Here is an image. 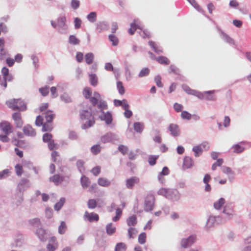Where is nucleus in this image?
I'll list each match as a JSON object with an SVG mask.
<instances>
[{
  "label": "nucleus",
  "instance_id": "51",
  "mask_svg": "<svg viewBox=\"0 0 251 251\" xmlns=\"http://www.w3.org/2000/svg\"><path fill=\"white\" fill-rule=\"evenodd\" d=\"M126 246L124 243L120 242L116 245L115 251H126Z\"/></svg>",
  "mask_w": 251,
  "mask_h": 251
},
{
  "label": "nucleus",
  "instance_id": "48",
  "mask_svg": "<svg viewBox=\"0 0 251 251\" xmlns=\"http://www.w3.org/2000/svg\"><path fill=\"white\" fill-rule=\"evenodd\" d=\"M168 72L169 74L173 73L176 75H180V71L176 66L174 64H172L169 67Z\"/></svg>",
  "mask_w": 251,
  "mask_h": 251
},
{
  "label": "nucleus",
  "instance_id": "15",
  "mask_svg": "<svg viewBox=\"0 0 251 251\" xmlns=\"http://www.w3.org/2000/svg\"><path fill=\"white\" fill-rule=\"evenodd\" d=\"M83 219L85 221H88L90 223L98 222L99 220V216L95 212L89 213L86 211L83 216Z\"/></svg>",
  "mask_w": 251,
  "mask_h": 251
},
{
  "label": "nucleus",
  "instance_id": "6",
  "mask_svg": "<svg viewBox=\"0 0 251 251\" xmlns=\"http://www.w3.org/2000/svg\"><path fill=\"white\" fill-rule=\"evenodd\" d=\"M34 233L40 241L42 242H46L50 238V231L42 226L37 228Z\"/></svg>",
  "mask_w": 251,
  "mask_h": 251
},
{
  "label": "nucleus",
  "instance_id": "23",
  "mask_svg": "<svg viewBox=\"0 0 251 251\" xmlns=\"http://www.w3.org/2000/svg\"><path fill=\"white\" fill-rule=\"evenodd\" d=\"M64 176L59 174L54 175L49 178V181L53 182L55 185H58L64 181Z\"/></svg>",
  "mask_w": 251,
  "mask_h": 251
},
{
  "label": "nucleus",
  "instance_id": "16",
  "mask_svg": "<svg viewBox=\"0 0 251 251\" xmlns=\"http://www.w3.org/2000/svg\"><path fill=\"white\" fill-rule=\"evenodd\" d=\"M140 182V179L137 176H132L126 180V186L128 189H133L135 184Z\"/></svg>",
  "mask_w": 251,
  "mask_h": 251
},
{
  "label": "nucleus",
  "instance_id": "3",
  "mask_svg": "<svg viewBox=\"0 0 251 251\" xmlns=\"http://www.w3.org/2000/svg\"><path fill=\"white\" fill-rule=\"evenodd\" d=\"M98 108L100 110V112L103 114V115H100L99 118L101 121H104L106 125H110L113 121L112 113L110 111H107L105 113L104 111V110L108 109L107 102L104 100H100L98 104Z\"/></svg>",
  "mask_w": 251,
  "mask_h": 251
},
{
  "label": "nucleus",
  "instance_id": "46",
  "mask_svg": "<svg viewBox=\"0 0 251 251\" xmlns=\"http://www.w3.org/2000/svg\"><path fill=\"white\" fill-rule=\"evenodd\" d=\"M84 162L82 160H78L76 163V166L79 172L83 174L85 171V167L84 166Z\"/></svg>",
  "mask_w": 251,
  "mask_h": 251
},
{
  "label": "nucleus",
  "instance_id": "58",
  "mask_svg": "<svg viewBox=\"0 0 251 251\" xmlns=\"http://www.w3.org/2000/svg\"><path fill=\"white\" fill-rule=\"evenodd\" d=\"M11 172L9 169H4L0 172V180L4 179L10 176Z\"/></svg>",
  "mask_w": 251,
  "mask_h": 251
},
{
  "label": "nucleus",
  "instance_id": "64",
  "mask_svg": "<svg viewBox=\"0 0 251 251\" xmlns=\"http://www.w3.org/2000/svg\"><path fill=\"white\" fill-rule=\"evenodd\" d=\"M222 172L223 173L227 175H234L235 173L232 171L231 169L229 167L223 166L222 167Z\"/></svg>",
  "mask_w": 251,
  "mask_h": 251
},
{
  "label": "nucleus",
  "instance_id": "37",
  "mask_svg": "<svg viewBox=\"0 0 251 251\" xmlns=\"http://www.w3.org/2000/svg\"><path fill=\"white\" fill-rule=\"evenodd\" d=\"M65 198L64 197L61 198L59 201L57 202L54 205V209L56 211H59L65 202Z\"/></svg>",
  "mask_w": 251,
  "mask_h": 251
},
{
  "label": "nucleus",
  "instance_id": "1",
  "mask_svg": "<svg viewBox=\"0 0 251 251\" xmlns=\"http://www.w3.org/2000/svg\"><path fill=\"white\" fill-rule=\"evenodd\" d=\"M157 194L165 197L172 201H177L180 198V194L176 189L162 187L157 191Z\"/></svg>",
  "mask_w": 251,
  "mask_h": 251
},
{
  "label": "nucleus",
  "instance_id": "63",
  "mask_svg": "<svg viewBox=\"0 0 251 251\" xmlns=\"http://www.w3.org/2000/svg\"><path fill=\"white\" fill-rule=\"evenodd\" d=\"M181 117L182 119L190 120L192 118V114L187 111H182L181 113Z\"/></svg>",
  "mask_w": 251,
  "mask_h": 251
},
{
  "label": "nucleus",
  "instance_id": "4",
  "mask_svg": "<svg viewBox=\"0 0 251 251\" xmlns=\"http://www.w3.org/2000/svg\"><path fill=\"white\" fill-rule=\"evenodd\" d=\"M5 104L14 111H25L27 109L26 104L21 99H12L7 100Z\"/></svg>",
  "mask_w": 251,
  "mask_h": 251
},
{
  "label": "nucleus",
  "instance_id": "53",
  "mask_svg": "<svg viewBox=\"0 0 251 251\" xmlns=\"http://www.w3.org/2000/svg\"><path fill=\"white\" fill-rule=\"evenodd\" d=\"M101 151V147L99 144L94 145L91 148V151L94 155L98 154Z\"/></svg>",
  "mask_w": 251,
  "mask_h": 251
},
{
  "label": "nucleus",
  "instance_id": "43",
  "mask_svg": "<svg viewBox=\"0 0 251 251\" xmlns=\"http://www.w3.org/2000/svg\"><path fill=\"white\" fill-rule=\"evenodd\" d=\"M150 69L148 67H145L141 69L138 74V77L140 78L147 76L150 73Z\"/></svg>",
  "mask_w": 251,
  "mask_h": 251
},
{
  "label": "nucleus",
  "instance_id": "56",
  "mask_svg": "<svg viewBox=\"0 0 251 251\" xmlns=\"http://www.w3.org/2000/svg\"><path fill=\"white\" fill-rule=\"evenodd\" d=\"M52 137L53 136L51 133H46L43 134L42 140L43 142L48 143L49 142L53 140Z\"/></svg>",
  "mask_w": 251,
  "mask_h": 251
},
{
  "label": "nucleus",
  "instance_id": "62",
  "mask_svg": "<svg viewBox=\"0 0 251 251\" xmlns=\"http://www.w3.org/2000/svg\"><path fill=\"white\" fill-rule=\"evenodd\" d=\"M39 91L43 97H46L49 93V87L46 85L43 87L40 88Z\"/></svg>",
  "mask_w": 251,
  "mask_h": 251
},
{
  "label": "nucleus",
  "instance_id": "9",
  "mask_svg": "<svg viewBox=\"0 0 251 251\" xmlns=\"http://www.w3.org/2000/svg\"><path fill=\"white\" fill-rule=\"evenodd\" d=\"M83 95L85 99L89 100L92 107H95L97 105V100L95 97H92V92L90 87H85L82 92Z\"/></svg>",
  "mask_w": 251,
  "mask_h": 251
},
{
  "label": "nucleus",
  "instance_id": "7",
  "mask_svg": "<svg viewBox=\"0 0 251 251\" xmlns=\"http://www.w3.org/2000/svg\"><path fill=\"white\" fill-rule=\"evenodd\" d=\"M155 198L153 194L149 193L145 198L144 210L146 212H150L153 209Z\"/></svg>",
  "mask_w": 251,
  "mask_h": 251
},
{
  "label": "nucleus",
  "instance_id": "60",
  "mask_svg": "<svg viewBox=\"0 0 251 251\" xmlns=\"http://www.w3.org/2000/svg\"><path fill=\"white\" fill-rule=\"evenodd\" d=\"M80 5V2L79 0H71L70 6L71 8L75 10L77 9Z\"/></svg>",
  "mask_w": 251,
  "mask_h": 251
},
{
  "label": "nucleus",
  "instance_id": "17",
  "mask_svg": "<svg viewBox=\"0 0 251 251\" xmlns=\"http://www.w3.org/2000/svg\"><path fill=\"white\" fill-rule=\"evenodd\" d=\"M30 186L29 181L26 178H22L18 184V189L20 192L23 193Z\"/></svg>",
  "mask_w": 251,
  "mask_h": 251
},
{
  "label": "nucleus",
  "instance_id": "19",
  "mask_svg": "<svg viewBox=\"0 0 251 251\" xmlns=\"http://www.w3.org/2000/svg\"><path fill=\"white\" fill-rule=\"evenodd\" d=\"M194 164V162L192 157L187 156L184 157L182 164V168L183 170L192 168Z\"/></svg>",
  "mask_w": 251,
  "mask_h": 251
},
{
  "label": "nucleus",
  "instance_id": "44",
  "mask_svg": "<svg viewBox=\"0 0 251 251\" xmlns=\"http://www.w3.org/2000/svg\"><path fill=\"white\" fill-rule=\"evenodd\" d=\"M159 158L158 155H150L148 157V162L150 166H153L156 163V161Z\"/></svg>",
  "mask_w": 251,
  "mask_h": 251
},
{
  "label": "nucleus",
  "instance_id": "45",
  "mask_svg": "<svg viewBox=\"0 0 251 251\" xmlns=\"http://www.w3.org/2000/svg\"><path fill=\"white\" fill-rule=\"evenodd\" d=\"M97 13L94 11L91 12L87 15V20L91 23H95L97 20Z\"/></svg>",
  "mask_w": 251,
  "mask_h": 251
},
{
  "label": "nucleus",
  "instance_id": "61",
  "mask_svg": "<svg viewBox=\"0 0 251 251\" xmlns=\"http://www.w3.org/2000/svg\"><path fill=\"white\" fill-rule=\"evenodd\" d=\"M16 174L18 176H21L23 173V168L21 164H17L15 166Z\"/></svg>",
  "mask_w": 251,
  "mask_h": 251
},
{
  "label": "nucleus",
  "instance_id": "40",
  "mask_svg": "<svg viewBox=\"0 0 251 251\" xmlns=\"http://www.w3.org/2000/svg\"><path fill=\"white\" fill-rule=\"evenodd\" d=\"M189 3L199 12L204 14V11L200 7L196 0H190Z\"/></svg>",
  "mask_w": 251,
  "mask_h": 251
},
{
  "label": "nucleus",
  "instance_id": "39",
  "mask_svg": "<svg viewBox=\"0 0 251 251\" xmlns=\"http://www.w3.org/2000/svg\"><path fill=\"white\" fill-rule=\"evenodd\" d=\"M192 151L194 152L195 156L198 157L202 154L203 150L201 145H198L193 147Z\"/></svg>",
  "mask_w": 251,
  "mask_h": 251
},
{
  "label": "nucleus",
  "instance_id": "22",
  "mask_svg": "<svg viewBox=\"0 0 251 251\" xmlns=\"http://www.w3.org/2000/svg\"><path fill=\"white\" fill-rule=\"evenodd\" d=\"M217 225L216 216L211 215L209 217L207 220L206 225L205 226V229L207 231L209 230L210 228L215 225Z\"/></svg>",
  "mask_w": 251,
  "mask_h": 251
},
{
  "label": "nucleus",
  "instance_id": "38",
  "mask_svg": "<svg viewBox=\"0 0 251 251\" xmlns=\"http://www.w3.org/2000/svg\"><path fill=\"white\" fill-rule=\"evenodd\" d=\"M68 43L73 45H77L80 43V40L75 35H71L69 37Z\"/></svg>",
  "mask_w": 251,
  "mask_h": 251
},
{
  "label": "nucleus",
  "instance_id": "41",
  "mask_svg": "<svg viewBox=\"0 0 251 251\" xmlns=\"http://www.w3.org/2000/svg\"><path fill=\"white\" fill-rule=\"evenodd\" d=\"M149 45L151 47V48L154 50V51L157 53L160 54L163 53V50L161 49H159L158 47L155 45L154 42L152 41H150L148 42Z\"/></svg>",
  "mask_w": 251,
  "mask_h": 251
},
{
  "label": "nucleus",
  "instance_id": "8",
  "mask_svg": "<svg viewBox=\"0 0 251 251\" xmlns=\"http://www.w3.org/2000/svg\"><path fill=\"white\" fill-rule=\"evenodd\" d=\"M119 141V136L115 133L111 132H107L100 138V141L103 144L107 143H115V142Z\"/></svg>",
  "mask_w": 251,
  "mask_h": 251
},
{
  "label": "nucleus",
  "instance_id": "5",
  "mask_svg": "<svg viewBox=\"0 0 251 251\" xmlns=\"http://www.w3.org/2000/svg\"><path fill=\"white\" fill-rule=\"evenodd\" d=\"M57 31L61 34H67L68 32V26L67 25V19L65 15L60 14L57 18Z\"/></svg>",
  "mask_w": 251,
  "mask_h": 251
},
{
  "label": "nucleus",
  "instance_id": "14",
  "mask_svg": "<svg viewBox=\"0 0 251 251\" xmlns=\"http://www.w3.org/2000/svg\"><path fill=\"white\" fill-rule=\"evenodd\" d=\"M109 29V24L107 21H100L96 24V29L98 33L105 32Z\"/></svg>",
  "mask_w": 251,
  "mask_h": 251
},
{
  "label": "nucleus",
  "instance_id": "11",
  "mask_svg": "<svg viewBox=\"0 0 251 251\" xmlns=\"http://www.w3.org/2000/svg\"><path fill=\"white\" fill-rule=\"evenodd\" d=\"M182 88L186 93H187L189 95L195 96L198 97L200 100H203L204 99L203 93L191 89L186 84H182Z\"/></svg>",
  "mask_w": 251,
  "mask_h": 251
},
{
  "label": "nucleus",
  "instance_id": "27",
  "mask_svg": "<svg viewBox=\"0 0 251 251\" xmlns=\"http://www.w3.org/2000/svg\"><path fill=\"white\" fill-rule=\"evenodd\" d=\"M246 143V142L244 141L241 142L240 143L233 145L231 148L233 149V152L236 153H241L243 152L245 148L244 147L241 146L240 144H245Z\"/></svg>",
  "mask_w": 251,
  "mask_h": 251
},
{
  "label": "nucleus",
  "instance_id": "47",
  "mask_svg": "<svg viewBox=\"0 0 251 251\" xmlns=\"http://www.w3.org/2000/svg\"><path fill=\"white\" fill-rule=\"evenodd\" d=\"M60 100L66 103H71L72 102V98L67 93H64L60 96Z\"/></svg>",
  "mask_w": 251,
  "mask_h": 251
},
{
  "label": "nucleus",
  "instance_id": "31",
  "mask_svg": "<svg viewBox=\"0 0 251 251\" xmlns=\"http://www.w3.org/2000/svg\"><path fill=\"white\" fill-rule=\"evenodd\" d=\"M28 223L32 227L37 228L40 227L42 225L40 219L38 218L29 219L28 220Z\"/></svg>",
  "mask_w": 251,
  "mask_h": 251
},
{
  "label": "nucleus",
  "instance_id": "59",
  "mask_svg": "<svg viewBox=\"0 0 251 251\" xmlns=\"http://www.w3.org/2000/svg\"><path fill=\"white\" fill-rule=\"evenodd\" d=\"M67 229V226L64 221H61L60 225L58 227V233L60 234H63L65 233Z\"/></svg>",
  "mask_w": 251,
  "mask_h": 251
},
{
  "label": "nucleus",
  "instance_id": "32",
  "mask_svg": "<svg viewBox=\"0 0 251 251\" xmlns=\"http://www.w3.org/2000/svg\"><path fill=\"white\" fill-rule=\"evenodd\" d=\"M225 199L223 198H220L217 201L213 203L214 208L217 210L221 209L225 203Z\"/></svg>",
  "mask_w": 251,
  "mask_h": 251
},
{
  "label": "nucleus",
  "instance_id": "29",
  "mask_svg": "<svg viewBox=\"0 0 251 251\" xmlns=\"http://www.w3.org/2000/svg\"><path fill=\"white\" fill-rule=\"evenodd\" d=\"M126 222L128 226H134L137 224V216L135 215H132L126 219Z\"/></svg>",
  "mask_w": 251,
  "mask_h": 251
},
{
  "label": "nucleus",
  "instance_id": "18",
  "mask_svg": "<svg viewBox=\"0 0 251 251\" xmlns=\"http://www.w3.org/2000/svg\"><path fill=\"white\" fill-rule=\"evenodd\" d=\"M168 130L173 137L178 136L180 134L179 126L176 124H170L168 126Z\"/></svg>",
  "mask_w": 251,
  "mask_h": 251
},
{
  "label": "nucleus",
  "instance_id": "26",
  "mask_svg": "<svg viewBox=\"0 0 251 251\" xmlns=\"http://www.w3.org/2000/svg\"><path fill=\"white\" fill-rule=\"evenodd\" d=\"M1 73L3 79L7 80L8 81H11L13 80V76L9 73V70L6 67H2Z\"/></svg>",
  "mask_w": 251,
  "mask_h": 251
},
{
  "label": "nucleus",
  "instance_id": "28",
  "mask_svg": "<svg viewBox=\"0 0 251 251\" xmlns=\"http://www.w3.org/2000/svg\"><path fill=\"white\" fill-rule=\"evenodd\" d=\"M55 117V115L53 113V111L51 110H48L45 115L46 123L52 124V122Z\"/></svg>",
  "mask_w": 251,
  "mask_h": 251
},
{
  "label": "nucleus",
  "instance_id": "2",
  "mask_svg": "<svg viewBox=\"0 0 251 251\" xmlns=\"http://www.w3.org/2000/svg\"><path fill=\"white\" fill-rule=\"evenodd\" d=\"M90 110H82L80 111V118L81 120H87L81 126V128L83 129H87L92 126L95 123L94 117L92 116V107H89Z\"/></svg>",
  "mask_w": 251,
  "mask_h": 251
},
{
  "label": "nucleus",
  "instance_id": "21",
  "mask_svg": "<svg viewBox=\"0 0 251 251\" xmlns=\"http://www.w3.org/2000/svg\"><path fill=\"white\" fill-rule=\"evenodd\" d=\"M23 131L24 134L27 136L34 137L36 134L35 130L30 125L24 126L23 128Z\"/></svg>",
  "mask_w": 251,
  "mask_h": 251
},
{
  "label": "nucleus",
  "instance_id": "35",
  "mask_svg": "<svg viewBox=\"0 0 251 251\" xmlns=\"http://www.w3.org/2000/svg\"><path fill=\"white\" fill-rule=\"evenodd\" d=\"M133 128L136 132L141 133L144 129V124L141 122H136L133 124Z\"/></svg>",
  "mask_w": 251,
  "mask_h": 251
},
{
  "label": "nucleus",
  "instance_id": "54",
  "mask_svg": "<svg viewBox=\"0 0 251 251\" xmlns=\"http://www.w3.org/2000/svg\"><path fill=\"white\" fill-rule=\"evenodd\" d=\"M90 82L92 86H96L98 84V78L96 74H91L89 75Z\"/></svg>",
  "mask_w": 251,
  "mask_h": 251
},
{
  "label": "nucleus",
  "instance_id": "55",
  "mask_svg": "<svg viewBox=\"0 0 251 251\" xmlns=\"http://www.w3.org/2000/svg\"><path fill=\"white\" fill-rule=\"evenodd\" d=\"M117 88L119 93L121 95H123L125 93V89L123 86V83L121 81H118L117 82Z\"/></svg>",
  "mask_w": 251,
  "mask_h": 251
},
{
  "label": "nucleus",
  "instance_id": "52",
  "mask_svg": "<svg viewBox=\"0 0 251 251\" xmlns=\"http://www.w3.org/2000/svg\"><path fill=\"white\" fill-rule=\"evenodd\" d=\"M94 56L93 53L89 52L85 54V59L87 64H91L94 60Z\"/></svg>",
  "mask_w": 251,
  "mask_h": 251
},
{
  "label": "nucleus",
  "instance_id": "12",
  "mask_svg": "<svg viewBox=\"0 0 251 251\" xmlns=\"http://www.w3.org/2000/svg\"><path fill=\"white\" fill-rule=\"evenodd\" d=\"M217 29L219 33L220 37L225 42H226V43L228 44L231 46L234 45L235 44V42L234 39L230 37L220 27H217Z\"/></svg>",
  "mask_w": 251,
  "mask_h": 251
},
{
  "label": "nucleus",
  "instance_id": "30",
  "mask_svg": "<svg viewBox=\"0 0 251 251\" xmlns=\"http://www.w3.org/2000/svg\"><path fill=\"white\" fill-rule=\"evenodd\" d=\"M80 181L83 189L88 188L91 184V181L89 178L84 175H82L81 176Z\"/></svg>",
  "mask_w": 251,
  "mask_h": 251
},
{
  "label": "nucleus",
  "instance_id": "33",
  "mask_svg": "<svg viewBox=\"0 0 251 251\" xmlns=\"http://www.w3.org/2000/svg\"><path fill=\"white\" fill-rule=\"evenodd\" d=\"M106 233L108 235L111 236L114 234L116 230V227L113 226L112 223H108L105 227Z\"/></svg>",
  "mask_w": 251,
  "mask_h": 251
},
{
  "label": "nucleus",
  "instance_id": "50",
  "mask_svg": "<svg viewBox=\"0 0 251 251\" xmlns=\"http://www.w3.org/2000/svg\"><path fill=\"white\" fill-rule=\"evenodd\" d=\"M42 126V130L43 132H50L52 131L53 128L52 124L50 123L49 124L47 123H44Z\"/></svg>",
  "mask_w": 251,
  "mask_h": 251
},
{
  "label": "nucleus",
  "instance_id": "42",
  "mask_svg": "<svg viewBox=\"0 0 251 251\" xmlns=\"http://www.w3.org/2000/svg\"><path fill=\"white\" fill-rule=\"evenodd\" d=\"M156 61L160 64L167 65L170 64L169 59L166 56H160L156 58Z\"/></svg>",
  "mask_w": 251,
  "mask_h": 251
},
{
  "label": "nucleus",
  "instance_id": "10",
  "mask_svg": "<svg viewBox=\"0 0 251 251\" xmlns=\"http://www.w3.org/2000/svg\"><path fill=\"white\" fill-rule=\"evenodd\" d=\"M197 236L195 234L190 235L187 238H183L180 241L181 247L186 249L191 247L196 241Z\"/></svg>",
  "mask_w": 251,
  "mask_h": 251
},
{
  "label": "nucleus",
  "instance_id": "49",
  "mask_svg": "<svg viewBox=\"0 0 251 251\" xmlns=\"http://www.w3.org/2000/svg\"><path fill=\"white\" fill-rule=\"evenodd\" d=\"M108 39L112 43L113 46H116L119 43L118 37L114 34H110L108 35Z\"/></svg>",
  "mask_w": 251,
  "mask_h": 251
},
{
  "label": "nucleus",
  "instance_id": "57",
  "mask_svg": "<svg viewBox=\"0 0 251 251\" xmlns=\"http://www.w3.org/2000/svg\"><path fill=\"white\" fill-rule=\"evenodd\" d=\"M23 201V196L21 195H17L15 197V200L13 201V203L15 204L16 205V206L17 207L22 203Z\"/></svg>",
  "mask_w": 251,
  "mask_h": 251
},
{
  "label": "nucleus",
  "instance_id": "13",
  "mask_svg": "<svg viewBox=\"0 0 251 251\" xmlns=\"http://www.w3.org/2000/svg\"><path fill=\"white\" fill-rule=\"evenodd\" d=\"M12 118L14 121L16 127L17 128H21L24 124L22 119L21 114L19 112H15L12 114Z\"/></svg>",
  "mask_w": 251,
  "mask_h": 251
},
{
  "label": "nucleus",
  "instance_id": "20",
  "mask_svg": "<svg viewBox=\"0 0 251 251\" xmlns=\"http://www.w3.org/2000/svg\"><path fill=\"white\" fill-rule=\"evenodd\" d=\"M0 128L7 134H9L12 132V127L10 123L3 121L0 123Z\"/></svg>",
  "mask_w": 251,
  "mask_h": 251
},
{
  "label": "nucleus",
  "instance_id": "34",
  "mask_svg": "<svg viewBox=\"0 0 251 251\" xmlns=\"http://www.w3.org/2000/svg\"><path fill=\"white\" fill-rule=\"evenodd\" d=\"M110 183V181L106 178L100 177L98 179V185L102 187H108Z\"/></svg>",
  "mask_w": 251,
  "mask_h": 251
},
{
  "label": "nucleus",
  "instance_id": "36",
  "mask_svg": "<svg viewBox=\"0 0 251 251\" xmlns=\"http://www.w3.org/2000/svg\"><path fill=\"white\" fill-rule=\"evenodd\" d=\"M222 213L225 214L227 217H225L227 220H229L232 216L233 209L232 208H228L226 205L224 207Z\"/></svg>",
  "mask_w": 251,
  "mask_h": 251
},
{
  "label": "nucleus",
  "instance_id": "25",
  "mask_svg": "<svg viewBox=\"0 0 251 251\" xmlns=\"http://www.w3.org/2000/svg\"><path fill=\"white\" fill-rule=\"evenodd\" d=\"M215 90H209L201 92L203 93L204 99L207 100L215 101L216 100V96L214 95Z\"/></svg>",
  "mask_w": 251,
  "mask_h": 251
},
{
  "label": "nucleus",
  "instance_id": "24",
  "mask_svg": "<svg viewBox=\"0 0 251 251\" xmlns=\"http://www.w3.org/2000/svg\"><path fill=\"white\" fill-rule=\"evenodd\" d=\"M11 143L15 146L21 148H25L28 145V143L25 140H19L16 138H12Z\"/></svg>",
  "mask_w": 251,
  "mask_h": 251
}]
</instances>
